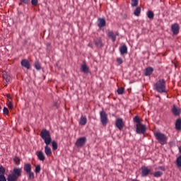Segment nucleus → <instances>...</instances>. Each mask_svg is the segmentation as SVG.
I'll use <instances>...</instances> for the list:
<instances>
[{
    "label": "nucleus",
    "mask_w": 181,
    "mask_h": 181,
    "mask_svg": "<svg viewBox=\"0 0 181 181\" xmlns=\"http://www.w3.org/2000/svg\"><path fill=\"white\" fill-rule=\"evenodd\" d=\"M24 170L26 173L32 172V165L30 163H26L24 165Z\"/></svg>",
    "instance_id": "21"
},
{
    "label": "nucleus",
    "mask_w": 181,
    "mask_h": 181,
    "mask_svg": "<svg viewBox=\"0 0 181 181\" xmlns=\"http://www.w3.org/2000/svg\"><path fill=\"white\" fill-rule=\"evenodd\" d=\"M156 90L158 93H166V86L165 85V79H160L156 83Z\"/></svg>",
    "instance_id": "4"
},
{
    "label": "nucleus",
    "mask_w": 181,
    "mask_h": 181,
    "mask_svg": "<svg viewBox=\"0 0 181 181\" xmlns=\"http://www.w3.org/2000/svg\"><path fill=\"white\" fill-rule=\"evenodd\" d=\"M21 66L22 67H25V69H27V70H29V69H30V63L29 62V60L26 59H22Z\"/></svg>",
    "instance_id": "12"
},
{
    "label": "nucleus",
    "mask_w": 181,
    "mask_h": 181,
    "mask_svg": "<svg viewBox=\"0 0 181 181\" xmlns=\"http://www.w3.org/2000/svg\"><path fill=\"white\" fill-rule=\"evenodd\" d=\"M31 4L34 6H36V5H37V0H32Z\"/></svg>",
    "instance_id": "41"
},
{
    "label": "nucleus",
    "mask_w": 181,
    "mask_h": 181,
    "mask_svg": "<svg viewBox=\"0 0 181 181\" xmlns=\"http://www.w3.org/2000/svg\"><path fill=\"white\" fill-rule=\"evenodd\" d=\"M180 153H181V147L180 148Z\"/></svg>",
    "instance_id": "45"
},
{
    "label": "nucleus",
    "mask_w": 181,
    "mask_h": 181,
    "mask_svg": "<svg viewBox=\"0 0 181 181\" xmlns=\"http://www.w3.org/2000/svg\"><path fill=\"white\" fill-rule=\"evenodd\" d=\"M3 113L4 114V115H8V114H9V110L6 108V107H4Z\"/></svg>",
    "instance_id": "37"
},
{
    "label": "nucleus",
    "mask_w": 181,
    "mask_h": 181,
    "mask_svg": "<svg viewBox=\"0 0 181 181\" xmlns=\"http://www.w3.org/2000/svg\"><path fill=\"white\" fill-rule=\"evenodd\" d=\"M40 165H37L36 167H35V173H40Z\"/></svg>",
    "instance_id": "35"
},
{
    "label": "nucleus",
    "mask_w": 181,
    "mask_h": 181,
    "mask_svg": "<svg viewBox=\"0 0 181 181\" xmlns=\"http://www.w3.org/2000/svg\"><path fill=\"white\" fill-rule=\"evenodd\" d=\"M0 181H6V177H5V174L0 175Z\"/></svg>",
    "instance_id": "39"
},
{
    "label": "nucleus",
    "mask_w": 181,
    "mask_h": 181,
    "mask_svg": "<svg viewBox=\"0 0 181 181\" xmlns=\"http://www.w3.org/2000/svg\"><path fill=\"white\" fill-rule=\"evenodd\" d=\"M8 97H11V95H8Z\"/></svg>",
    "instance_id": "49"
},
{
    "label": "nucleus",
    "mask_w": 181,
    "mask_h": 181,
    "mask_svg": "<svg viewBox=\"0 0 181 181\" xmlns=\"http://www.w3.org/2000/svg\"><path fill=\"white\" fill-rule=\"evenodd\" d=\"M172 112L175 117H177L180 115L181 113V109L176 105H173V107L172 108Z\"/></svg>",
    "instance_id": "7"
},
{
    "label": "nucleus",
    "mask_w": 181,
    "mask_h": 181,
    "mask_svg": "<svg viewBox=\"0 0 181 181\" xmlns=\"http://www.w3.org/2000/svg\"><path fill=\"white\" fill-rule=\"evenodd\" d=\"M141 7L138 6L135 8L134 11V15L135 16H139L141 15Z\"/></svg>",
    "instance_id": "25"
},
{
    "label": "nucleus",
    "mask_w": 181,
    "mask_h": 181,
    "mask_svg": "<svg viewBox=\"0 0 181 181\" xmlns=\"http://www.w3.org/2000/svg\"><path fill=\"white\" fill-rule=\"evenodd\" d=\"M36 156H37L39 160H41L42 162L46 159V157L42 151H37Z\"/></svg>",
    "instance_id": "16"
},
{
    "label": "nucleus",
    "mask_w": 181,
    "mask_h": 181,
    "mask_svg": "<svg viewBox=\"0 0 181 181\" xmlns=\"http://www.w3.org/2000/svg\"><path fill=\"white\" fill-rule=\"evenodd\" d=\"M175 129H177V131H181V119L176 120Z\"/></svg>",
    "instance_id": "24"
},
{
    "label": "nucleus",
    "mask_w": 181,
    "mask_h": 181,
    "mask_svg": "<svg viewBox=\"0 0 181 181\" xmlns=\"http://www.w3.org/2000/svg\"><path fill=\"white\" fill-rule=\"evenodd\" d=\"M107 25V23L105 22V18H98V28H104Z\"/></svg>",
    "instance_id": "14"
},
{
    "label": "nucleus",
    "mask_w": 181,
    "mask_h": 181,
    "mask_svg": "<svg viewBox=\"0 0 181 181\" xmlns=\"http://www.w3.org/2000/svg\"><path fill=\"white\" fill-rule=\"evenodd\" d=\"M14 163H16V165H20L21 164V159H19V158L18 157H15L13 158Z\"/></svg>",
    "instance_id": "33"
},
{
    "label": "nucleus",
    "mask_w": 181,
    "mask_h": 181,
    "mask_svg": "<svg viewBox=\"0 0 181 181\" xmlns=\"http://www.w3.org/2000/svg\"><path fill=\"white\" fill-rule=\"evenodd\" d=\"M154 136L160 145H166L168 144V136L163 133L155 132Z\"/></svg>",
    "instance_id": "3"
},
{
    "label": "nucleus",
    "mask_w": 181,
    "mask_h": 181,
    "mask_svg": "<svg viewBox=\"0 0 181 181\" xmlns=\"http://www.w3.org/2000/svg\"><path fill=\"white\" fill-rule=\"evenodd\" d=\"M52 149H54V151H56V149H57V142L56 141H52Z\"/></svg>",
    "instance_id": "36"
},
{
    "label": "nucleus",
    "mask_w": 181,
    "mask_h": 181,
    "mask_svg": "<svg viewBox=\"0 0 181 181\" xmlns=\"http://www.w3.org/2000/svg\"><path fill=\"white\" fill-rule=\"evenodd\" d=\"M95 45L97 47H103V41L101 40V38H96L95 40Z\"/></svg>",
    "instance_id": "23"
},
{
    "label": "nucleus",
    "mask_w": 181,
    "mask_h": 181,
    "mask_svg": "<svg viewBox=\"0 0 181 181\" xmlns=\"http://www.w3.org/2000/svg\"><path fill=\"white\" fill-rule=\"evenodd\" d=\"M1 105H0V111H1Z\"/></svg>",
    "instance_id": "46"
},
{
    "label": "nucleus",
    "mask_w": 181,
    "mask_h": 181,
    "mask_svg": "<svg viewBox=\"0 0 181 181\" xmlns=\"http://www.w3.org/2000/svg\"><path fill=\"white\" fill-rule=\"evenodd\" d=\"M139 0H132L131 5L132 7L138 6Z\"/></svg>",
    "instance_id": "31"
},
{
    "label": "nucleus",
    "mask_w": 181,
    "mask_h": 181,
    "mask_svg": "<svg viewBox=\"0 0 181 181\" xmlns=\"http://www.w3.org/2000/svg\"><path fill=\"white\" fill-rule=\"evenodd\" d=\"M163 175V173L162 171H156L153 173L154 177H160Z\"/></svg>",
    "instance_id": "28"
},
{
    "label": "nucleus",
    "mask_w": 181,
    "mask_h": 181,
    "mask_svg": "<svg viewBox=\"0 0 181 181\" xmlns=\"http://www.w3.org/2000/svg\"><path fill=\"white\" fill-rule=\"evenodd\" d=\"M153 73V68L148 66L146 69L144 74L145 76H151Z\"/></svg>",
    "instance_id": "20"
},
{
    "label": "nucleus",
    "mask_w": 181,
    "mask_h": 181,
    "mask_svg": "<svg viewBox=\"0 0 181 181\" xmlns=\"http://www.w3.org/2000/svg\"><path fill=\"white\" fill-rule=\"evenodd\" d=\"M147 16H148V19H153L155 14L153 13V11L149 10L147 12Z\"/></svg>",
    "instance_id": "27"
},
{
    "label": "nucleus",
    "mask_w": 181,
    "mask_h": 181,
    "mask_svg": "<svg viewBox=\"0 0 181 181\" xmlns=\"http://www.w3.org/2000/svg\"><path fill=\"white\" fill-rule=\"evenodd\" d=\"M146 132V127L145 125H141V127L136 126V134H145Z\"/></svg>",
    "instance_id": "10"
},
{
    "label": "nucleus",
    "mask_w": 181,
    "mask_h": 181,
    "mask_svg": "<svg viewBox=\"0 0 181 181\" xmlns=\"http://www.w3.org/2000/svg\"><path fill=\"white\" fill-rule=\"evenodd\" d=\"M88 46H91V45L88 44Z\"/></svg>",
    "instance_id": "48"
},
{
    "label": "nucleus",
    "mask_w": 181,
    "mask_h": 181,
    "mask_svg": "<svg viewBox=\"0 0 181 181\" xmlns=\"http://www.w3.org/2000/svg\"><path fill=\"white\" fill-rule=\"evenodd\" d=\"M120 54H127L128 53V47L127 45H122L119 49Z\"/></svg>",
    "instance_id": "15"
},
{
    "label": "nucleus",
    "mask_w": 181,
    "mask_h": 181,
    "mask_svg": "<svg viewBox=\"0 0 181 181\" xmlns=\"http://www.w3.org/2000/svg\"><path fill=\"white\" fill-rule=\"evenodd\" d=\"M41 138L43 139L46 145H50L52 144V137L50 136V132L44 129L40 134Z\"/></svg>",
    "instance_id": "2"
},
{
    "label": "nucleus",
    "mask_w": 181,
    "mask_h": 181,
    "mask_svg": "<svg viewBox=\"0 0 181 181\" xmlns=\"http://www.w3.org/2000/svg\"><path fill=\"white\" fill-rule=\"evenodd\" d=\"M23 4L28 5L30 2V0H21Z\"/></svg>",
    "instance_id": "43"
},
{
    "label": "nucleus",
    "mask_w": 181,
    "mask_h": 181,
    "mask_svg": "<svg viewBox=\"0 0 181 181\" xmlns=\"http://www.w3.org/2000/svg\"><path fill=\"white\" fill-rule=\"evenodd\" d=\"M88 46H91V45L88 44Z\"/></svg>",
    "instance_id": "47"
},
{
    "label": "nucleus",
    "mask_w": 181,
    "mask_h": 181,
    "mask_svg": "<svg viewBox=\"0 0 181 181\" xmlns=\"http://www.w3.org/2000/svg\"><path fill=\"white\" fill-rule=\"evenodd\" d=\"M81 71H82V73H84L85 74H91L90 68L86 64H83L81 66Z\"/></svg>",
    "instance_id": "8"
},
{
    "label": "nucleus",
    "mask_w": 181,
    "mask_h": 181,
    "mask_svg": "<svg viewBox=\"0 0 181 181\" xmlns=\"http://www.w3.org/2000/svg\"><path fill=\"white\" fill-rule=\"evenodd\" d=\"M176 165L177 168H181V155L177 158Z\"/></svg>",
    "instance_id": "30"
},
{
    "label": "nucleus",
    "mask_w": 181,
    "mask_h": 181,
    "mask_svg": "<svg viewBox=\"0 0 181 181\" xmlns=\"http://www.w3.org/2000/svg\"><path fill=\"white\" fill-rule=\"evenodd\" d=\"M157 169H158L160 170H163V172H165V168L163 166H159L157 168Z\"/></svg>",
    "instance_id": "42"
},
{
    "label": "nucleus",
    "mask_w": 181,
    "mask_h": 181,
    "mask_svg": "<svg viewBox=\"0 0 181 181\" xmlns=\"http://www.w3.org/2000/svg\"><path fill=\"white\" fill-rule=\"evenodd\" d=\"M115 125L118 129H122V128H124V120L121 118L117 119Z\"/></svg>",
    "instance_id": "9"
},
{
    "label": "nucleus",
    "mask_w": 181,
    "mask_h": 181,
    "mask_svg": "<svg viewBox=\"0 0 181 181\" xmlns=\"http://www.w3.org/2000/svg\"><path fill=\"white\" fill-rule=\"evenodd\" d=\"M117 62L118 64H122V63H124V61L122 60V58H117Z\"/></svg>",
    "instance_id": "40"
},
{
    "label": "nucleus",
    "mask_w": 181,
    "mask_h": 181,
    "mask_svg": "<svg viewBox=\"0 0 181 181\" xmlns=\"http://www.w3.org/2000/svg\"><path fill=\"white\" fill-rule=\"evenodd\" d=\"M3 78L6 81V86H8V84H9V83H11V81L12 80V78L11 77V76L6 74H3Z\"/></svg>",
    "instance_id": "18"
},
{
    "label": "nucleus",
    "mask_w": 181,
    "mask_h": 181,
    "mask_svg": "<svg viewBox=\"0 0 181 181\" xmlns=\"http://www.w3.org/2000/svg\"><path fill=\"white\" fill-rule=\"evenodd\" d=\"M86 124H87V117L86 116H81L79 121V125L84 126Z\"/></svg>",
    "instance_id": "22"
},
{
    "label": "nucleus",
    "mask_w": 181,
    "mask_h": 181,
    "mask_svg": "<svg viewBox=\"0 0 181 181\" xmlns=\"http://www.w3.org/2000/svg\"><path fill=\"white\" fill-rule=\"evenodd\" d=\"M28 173V177L30 180H33V179H35V173L30 171Z\"/></svg>",
    "instance_id": "26"
},
{
    "label": "nucleus",
    "mask_w": 181,
    "mask_h": 181,
    "mask_svg": "<svg viewBox=\"0 0 181 181\" xmlns=\"http://www.w3.org/2000/svg\"><path fill=\"white\" fill-rule=\"evenodd\" d=\"M22 176V168H15L12 173L7 177V181H18V179Z\"/></svg>",
    "instance_id": "1"
},
{
    "label": "nucleus",
    "mask_w": 181,
    "mask_h": 181,
    "mask_svg": "<svg viewBox=\"0 0 181 181\" xmlns=\"http://www.w3.org/2000/svg\"><path fill=\"white\" fill-rule=\"evenodd\" d=\"M100 122L105 127L108 124V115H107V113L105 111L102 110L100 112Z\"/></svg>",
    "instance_id": "5"
},
{
    "label": "nucleus",
    "mask_w": 181,
    "mask_h": 181,
    "mask_svg": "<svg viewBox=\"0 0 181 181\" xmlns=\"http://www.w3.org/2000/svg\"><path fill=\"white\" fill-rule=\"evenodd\" d=\"M86 142H87V138L81 137L76 140L75 145H76L78 148H81V146L86 145Z\"/></svg>",
    "instance_id": "6"
},
{
    "label": "nucleus",
    "mask_w": 181,
    "mask_h": 181,
    "mask_svg": "<svg viewBox=\"0 0 181 181\" xmlns=\"http://www.w3.org/2000/svg\"><path fill=\"white\" fill-rule=\"evenodd\" d=\"M107 36L111 39L112 42H115L117 40V35H115L113 31L107 32Z\"/></svg>",
    "instance_id": "17"
},
{
    "label": "nucleus",
    "mask_w": 181,
    "mask_h": 181,
    "mask_svg": "<svg viewBox=\"0 0 181 181\" xmlns=\"http://www.w3.org/2000/svg\"><path fill=\"white\" fill-rule=\"evenodd\" d=\"M35 67L36 70H42V66L40 65V62H35Z\"/></svg>",
    "instance_id": "29"
},
{
    "label": "nucleus",
    "mask_w": 181,
    "mask_h": 181,
    "mask_svg": "<svg viewBox=\"0 0 181 181\" xmlns=\"http://www.w3.org/2000/svg\"><path fill=\"white\" fill-rule=\"evenodd\" d=\"M5 167H4L3 165H0V175H5Z\"/></svg>",
    "instance_id": "32"
},
{
    "label": "nucleus",
    "mask_w": 181,
    "mask_h": 181,
    "mask_svg": "<svg viewBox=\"0 0 181 181\" xmlns=\"http://www.w3.org/2000/svg\"><path fill=\"white\" fill-rule=\"evenodd\" d=\"M151 169H148V167H141V176H143V177L149 175Z\"/></svg>",
    "instance_id": "13"
},
{
    "label": "nucleus",
    "mask_w": 181,
    "mask_h": 181,
    "mask_svg": "<svg viewBox=\"0 0 181 181\" xmlns=\"http://www.w3.org/2000/svg\"><path fill=\"white\" fill-rule=\"evenodd\" d=\"M134 122H136V124H141V120L139 119V117L138 116H136L134 118Z\"/></svg>",
    "instance_id": "38"
},
{
    "label": "nucleus",
    "mask_w": 181,
    "mask_h": 181,
    "mask_svg": "<svg viewBox=\"0 0 181 181\" xmlns=\"http://www.w3.org/2000/svg\"><path fill=\"white\" fill-rule=\"evenodd\" d=\"M124 88H119L117 89V94L122 95L124 94Z\"/></svg>",
    "instance_id": "34"
},
{
    "label": "nucleus",
    "mask_w": 181,
    "mask_h": 181,
    "mask_svg": "<svg viewBox=\"0 0 181 181\" xmlns=\"http://www.w3.org/2000/svg\"><path fill=\"white\" fill-rule=\"evenodd\" d=\"M8 107L9 108V110H12V103L9 102L8 103Z\"/></svg>",
    "instance_id": "44"
},
{
    "label": "nucleus",
    "mask_w": 181,
    "mask_h": 181,
    "mask_svg": "<svg viewBox=\"0 0 181 181\" xmlns=\"http://www.w3.org/2000/svg\"><path fill=\"white\" fill-rule=\"evenodd\" d=\"M45 153L47 156H52V148H50L47 144H46L45 147Z\"/></svg>",
    "instance_id": "19"
},
{
    "label": "nucleus",
    "mask_w": 181,
    "mask_h": 181,
    "mask_svg": "<svg viewBox=\"0 0 181 181\" xmlns=\"http://www.w3.org/2000/svg\"><path fill=\"white\" fill-rule=\"evenodd\" d=\"M179 24L175 23L171 25V30L173 33V35H177L179 33Z\"/></svg>",
    "instance_id": "11"
}]
</instances>
